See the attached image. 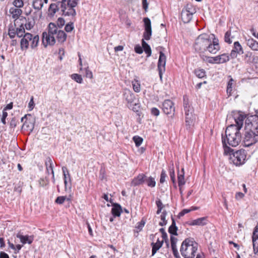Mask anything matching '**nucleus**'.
<instances>
[{
  "label": "nucleus",
  "instance_id": "obj_28",
  "mask_svg": "<svg viewBox=\"0 0 258 258\" xmlns=\"http://www.w3.org/2000/svg\"><path fill=\"white\" fill-rule=\"evenodd\" d=\"M228 78H229V80L227 86V93L229 96L232 94L233 88L235 86V82L231 76H229Z\"/></svg>",
  "mask_w": 258,
  "mask_h": 258
},
{
  "label": "nucleus",
  "instance_id": "obj_45",
  "mask_svg": "<svg viewBox=\"0 0 258 258\" xmlns=\"http://www.w3.org/2000/svg\"><path fill=\"white\" fill-rule=\"evenodd\" d=\"M145 223V222L144 221V218H143L141 221L139 222L137 224V225L136 226L135 229L134 230L135 232L138 233L139 232L141 231L143 227L144 226Z\"/></svg>",
  "mask_w": 258,
  "mask_h": 258
},
{
  "label": "nucleus",
  "instance_id": "obj_7",
  "mask_svg": "<svg viewBox=\"0 0 258 258\" xmlns=\"http://www.w3.org/2000/svg\"><path fill=\"white\" fill-rule=\"evenodd\" d=\"M196 9L191 4H187L181 13V18L184 23H189L192 19V15L196 13Z\"/></svg>",
  "mask_w": 258,
  "mask_h": 258
},
{
  "label": "nucleus",
  "instance_id": "obj_57",
  "mask_svg": "<svg viewBox=\"0 0 258 258\" xmlns=\"http://www.w3.org/2000/svg\"><path fill=\"white\" fill-rule=\"evenodd\" d=\"M85 74H86V77L87 78H89L90 79L93 78L92 72L88 69V68H87L85 69Z\"/></svg>",
  "mask_w": 258,
  "mask_h": 258
},
{
  "label": "nucleus",
  "instance_id": "obj_23",
  "mask_svg": "<svg viewBox=\"0 0 258 258\" xmlns=\"http://www.w3.org/2000/svg\"><path fill=\"white\" fill-rule=\"evenodd\" d=\"M171 246L175 258H180L176 246L177 239L173 236L170 237Z\"/></svg>",
  "mask_w": 258,
  "mask_h": 258
},
{
  "label": "nucleus",
  "instance_id": "obj_44",
  "mask_svg": "<svg viewBox=\"0 0 258 258\" xmlns=\"http://www.w3.org/2000/svg\"><path fill=\"white\" fill-rule=\"evenodd\" d=\"M146 183L148 186L153 187L156 185V182L154 178L150 177L148 178H146Z\"/></svg>",
  "mask_w": 258,
  "mask_h": 258
},
{
  "label": "nucleus",
  "instance_id": "obj_22",
  "mask_svg": "<svg viewBox=\"0 0 258 258\" xmlns=\"http://www.w3.org/2000/svg\"><path fill=\"white\" fill-rule=\"evenodd\" d=\"M252 243L254 253L258 255V228L256 226L253 232Z\"/></svg>",
  "mask_w": 258,
  "mask_h": 258
},
{
  "label": "nucleus",
  "instance_id": "obj_43",
  "mask_svg": "<svg viewBox=\"0 0 258 258\" xmlns=\"http://www.w3.org/2000/svg\"><path fill=\"white\" fill-rule=\"evenodd\" d=\"M71 78L76 82L81 84L83 82V79L81 75L78 74H73L71 75Z\"/></svg>",
  "mask_w": 258,
  "mask_h": 258
},
{
  "label": "nucleus",
  "instance_id": "obj_55",
  "mask_svg": "<svg viewBox=\"0 0 258 258\" xmlns=\"http://www.w3.org/2000/svg\"><path fill=\"white\" fill-rule=\"evenodd\" d=\"M166 177V173L164 170H162L161 176H160V182L162 183L165 181V178Z\"/></svg>",
  "mask_w": 258,
  "mask_h": 258
},
{
  "label": "nucleus",
  "instance_id": "obj_13",
  "mask_svg": "<svg viewBox=\"0 0 258 258\" xmlns=\"http://www.w3.org/2000/svg\"><path fill=\"white\" fill-rule=\"evenodd\" d=\"M66 1L59 2L58 4L60 5V8L62 12V15L67 16H74L76 15V12L74 8H71L66 4Z\"/></svg>",
  "mask_w": 258,
  "mask_h": 258
},
{
  "label": "nucleus",
  "instance_id": "obj_33",
  "mask_svg": "<svg viewBox=\"0 0 258 258\" xmlns=\"http://www.w3.org/2000/svg\"><path fill=\"white\" fill-rule=\"evenodd\" d=\"M152 35L151 22L150 20L146 17V40H149Z\"/></svg>",
  "mask_w": 258,
  "mask_h": 258
},
{
  "label": "nucleus",
  "instance_id": "obj_39",
  "mask_svg": "<svg viewBox=\"0 0 258 258\" xmlns=\"http://www.w3.org/2000/svg\"><path fill=\"white\" fill-rule=\"evenodd\" d=\"M166 215L167 212L165 210H163L160 215L161 221L159 223L160 226H163L167 224V221L166 220Z\"/></svg>",
  "mask_w": 258,
  "mask_h": 258
},
{
  "label": "nucleus",
  "instance_id": "obj_2",
  "mask_svg": "<svg viewBox=\"0 0 258 258\" xmlns=\"http://www.w3.org/2000/svg\"><path fill=\"white\" fill-rule=\"evenodd\" d=\"M48 31L42 33V43L45 47L48 45H53L56 40L60 43H63L67 39V34L61 30H58L56 25L50 23L48 26Z\"/></svg>",
  "mask_w": 258,
  "mask_h": 258
},
{
  "label": "nucleus",
  "instance_id": "obj_21",
  "mask_svg": "<svg viewBox=\"0 0 258 258\" xmlns=\"http://www.w3.org/2000/svg\"><path fill=\"white\" fill-rule=\"evenodd\" d=\"M9 12L12 15V18L15 19L14 26H16V24L18 23V19L21 15L22 11L18 8L13 7L10 9Z\"/></svg>",
  "mask_w": 258,
  "mask_h": 258
},
{
  "label": "nucleus",
  "instance_id": "obj_41",
  "mask_svg": "<svg viewBox=\"0 0 258 258\" xmlns=\"http://www.w3.org/2000/svg\"><path fill=\"white\" fill-rule=\"evenodd\" d=\"M132 83L134 90L136 92H139L141 90V85L139 82L136 79H134Z\"/></svg>",
  "mask_w": 258,
  "mask_h": 258
},
{
  "label": "nucleus",
  "instance_id": "obj_48",
  "mask_svg": "<svg viewBox=\"0 0 258 258\" xmlns=\"http://www.w3.org/2000/svg\"><path fill=\"white\" fill-rule=\"evenodd\" d=\"M13 4L16 8H22L24 6V3L22 0H14Z\"/></svg>",
  "mask_w": 258,
  "mask_h": 258
},
{
  "label": "nucleus",
  "instance_id": "obj_30",
  "mask_svg": "<svg viewBox=\"0 0 258 258\" xmlns=\"http://www.w3.org/2000/svg\"><path fill=\"white\" fill-rule=\"evenodd\" d=\"M207 224V218L202 217L192 221L189 223L190 225L204 226Z\"/></svg>",
  "mask_w": 258,
  "mask_h": 258
},
{
  "label": "nucleus",
  "instance_id": "obj_9",
  "mask_svg": "<svg viewBox=\"0 0 258 258\" xmlns=\"http://www.w3.org/2000/svg\"><path fill=\"white\" fill-rule=\"evenodd\" d=\"M244 130L258 134V114L251 116L245 120Z\"/></svg>",
  "mask_w": 258,
  "mask_h": 258
},
{
  "label": "nucleus",
  "instance_id": "obj_63",
  "mask_svg": "<svg viewBox=\"0 0 258 258\" xmlns=\"http://www.w3.org/2000/svg\"><path fill=\"white\" fill-rule=\"evenodd\" d=\"M151 49L150 46L146 43V54H147V56L149 57L151 55Z\"/></svg>",
  "mask_w": 258,
  "mask_h": 258
},
{
  "label": "nucleus",
  "instance_id": "obj_27",
  "mask_svg": "<svg viewBox=\"0 0 258 258\" xmlns=\"http://www.w3.org/2000/svg\"><path fill=\"white\" fill-rule=\"evenodd\" d=\"M142 47L139 44L136 45L135 47V51L138 54H141L143 52V49L145 51V31L143 34V38L142 40Z\"/></svg>",
  "mask_w": 258,
  "mask_h": 258
},
{
  "label": "nucleus",
  "instance_id": "obj_14",
  "mask_svg": "<svg viewBox=\"0 0 258 258\" xmlns=\"http://www.w3.org/2000/svg\"><path fill=\"white\" fill-rule=\"evenodd\" d=\"M123 98L127 103L128 107H132L135 99L134 94L130 90L124 89L123 92Z\"/></svg>",
  "mask_w": 258,
  "mask_h": 258
},
{
  "label": "nucleus",
  "instance_id": "obj_3",
  "mask_svg": "<svg viewBox=\"0 0 258 258\" xmlns=\"http://www.w3.org/2000/svg\"><path fill=\"white\" fill-rule=\"evenodd\" d=\"M198 244L192 239L186 238L182 243L180 252L184 258H194Z\"/></svg>",
  "mask_w": 258,
  "mask_h": 258
},
{
  "label": "nucleus",
  "instance_id": "obj_34",
  "mask_svg": "<svg viewBox=\"0 0 258 258\" xmlns=\"http://www.w3.org/2000/svg\"><path fill=\"white\" fill-rule=\"evenodd\" d=\"M172 224L169 227L168 232L172 235H177V227L176 226L175 221L174 219L171 217Z\"/></svg>",
  "mask_w": 258,
  "mask_h": 258
},
{
  "label": "nucleus",
  "instance_id": "obj_32",
  "mask_svg": "<svg viewBox=\"0 0 258 258\" xmlns=\"http://www.w3.org/2000/svg\"><path fill=\"white\" fill-rule=\"evenodd\" d=\"M217 64L225 63L229 60V56L227 53H223L216 56Z\"/></svg>",
  "mask_w": 258,
  "mask_h": 258
},
{
  "label": "nucleus",
  "instance_id": "obj_26",
  "mask_svg": "<svg viewBox=\"0 0 258 258\" xmlns=\"http://www.w3.org/2000/svg\"><path fill=\"white\" fill-rule=\"evenodd\" d=\"M122 209L121 206L118 204H114L112 205L111 213L114 217H119Z\"/></svg>",
  "mask_w": 258,
  "mask_h": 258
},
{
  "label": "nucleus",
  "instance_id": "obj_18",
  "mask_svg": "<svg viewBox=\"0 0 258 258\" xmlns=\"http://www.w3.org/2000/svg\"><path fill=\"white\" fill-rule=\"evenodd\" d=\"M244 60L247 63L258 65V56L252 54V52H246L244 55Z\"/></svg>",
  "mask_w": 258,
  "mask_h": 258
},
{
  "label": "nucleus",
  "instance_id": "obj_5",
  "mask_svg": "<svg viewBox=\"0 0 258 258\" xmlns=\"http://www.w3.org/2000/svg\"><path fill=\"white\" fill-rule=\"evenodd\" d=\"M211 38L207 34L199 35L196 39L194 48L197 51L205 52L207 51V46H209Z\"/></svg>",
  "mask_w": 258,
  "mask_h": 258
},
{
  "label": "nucleus",
  "instance_id": "obj_29",
  "mask_svg": "<svg viewBox=\"0 0 258 258\" xmlns=\"http://www.w3.org/2000/svg\"><path fill=\"white\" fill-rule=\"evenodd\" d=\"M163 243V240H160L159 238H157L156 242H153L151 244L152 246V255H154L158 250L161 247Z\"/></svg>",
  "mask_w": 258,
  "mask_h": 258
},
{
  "label": "nucleus",
  "instance_id": "obj_62",
  "mask_svg": "<svg viewBox=\"0 0 258 258\" xmlns=\"http://www.w3.org/2000/svg\"><path fill=\"white\" fill-rule=\"evenodd\" d=\"M28 107L29 108V110H32L34 107V102L33 101V96H32V97L29 101V103L28 104Z\"/></svg>",
  "mask_w": 258,
  "mask_h": 258
},
{
  "label": "nucleus",
  "instance_id": "obj_58",
  "mask_svg": "<svg viewBox=\"0 0 258 258\" xmlns=\"http://www.w3.org/2000/svg\"><path fill=\"white\" fill-rule=\"evenodd\" d=\"M192 210L191 209H183L178 214V217L180 218L184 216L185 214H187L190 212Z\"/></svg>",
  "mask_w": 258,
  "mask_h": 258
},
{
  "label": "nucleus",
  "instance_id": "obj_59",
  "mask_svg": "<svg viewBox=\"0 0 258 258\" xmlns=\"http://www.w3.org/2000/svg\"><path fill=\"white\" fill-rule=\"evenodd\" d=\"M34 26V22H28L25 24V27L27 30H30Z\"/></svg>",
  "mask_w": 258,
  "mask_h": 258
},
{
  "label": "nucleus",
  "instance_id": "obj_46",
  "mask_svg": "<svg viewBox=\"0 0 258 258\" xmlns=\"http://www.w3.org/2000/svg\"><path fill=\"white\" fill-rule=\"evenodd\" d=\"M203 60L207 61L208 62H209L210 63H217L216 56H215V57L205 56V58H203Z\"/></svg>",
  "mask_w": 258,
  "mask_h": 258
},
{
  "label": "nucleus",
  "instance_id": "obj_47",
  "mask_svg": "<svg viewBox=\"0 0 258 258\" xmlns=\"http://www.w3.org/2000/svg\"><path fill=\"white\" fill-rule=\"evenodd\" d=\"M49 183L48 179L45 178H41L39 180V184L40 186L44 187Z\"/></svg>",
  "mask_w": 258,
  "mask_h": 258
},
{
  "label": "nucleus",
  "instance_id": "obj_37",
  "mask_svg": "<svg viewBox=\"0 0 258 258\" xmlns=\"http://www.w3.org/2000/svg\"><path fill=\"white\" fill-rule=\"evenodd\" d=\"M32 5L34 9L40 10L43 6V0H33Z\"/></svg>",
  "mask_w": 258,
  "mask_h": 258
},
{
  "label": "nucleus",
  "instance_id": "obj_52",
  "mask_svg": "<svg viewBox=\"0 0 258 258\" xmlns=\"http://www.w3.org/2000/svg\"><path fill=\"white\" fill-rule=\"evenodd\" d=\"M78 4V2H77L75 0H69L67 3V5H66L68 6H69L71 8H74L76 7V6Z\"/></svg>",
  "mask_w": 258,
  "mask_h": 258
},
{
  "label": "nucleus",
  "instance_id": "obj_53",
  "mask_svg": "<svg viewBox=\"0 0 258 258\" xmlns=\"http://www.w3.org/2000/svg\"><path fill=\"white\" fill-rule=\"evenodd\" d=\"M57 25H57V26L58 27V28H62L63 25H64V23H65V21L62 18H59L58 19H57Z\"/></svg>",
  "mask_w": 258,
  "mask_h": 258
},
{
  "label": "nucleus",
  "instance_id": "obj_40",
  "mask_svg": "<svg viewBox=\"0 0 258 258\" xmlns=\"http://www.w3.org/2000/svg\"><path fill=\"white\" fill-rule=\"evenodd\" d=\"M195 74L199 78H203L206 75V72L204 69H198L195 70Z\"/></svg>",
  "mask_w": 258,
  "mask_h": 258
},
{
  "label": "nucleus",
  "instance_id": "obj_35",
  "mask_svg": "<svg viewBox=\"0 0 258 258\" xmlns=\"http://www.w3.org/2000/svg\"><path fill=\"white\" fill-rule=\"evenodd\" d=\"M177 177H178V186L179 187H181V186L184 185L185 183V181L184 180V171L183 168H182L181 169V172L178 173Z\"/></svg>",
  "mask_w": 258,
  "mask_h": 258
},
{
  "label": "nucleus",
  "instance_id": "obj_49",
  "mask_svg": "<svg viewBox=\"0 0 258 258\" xmlns=\"http://www.w3.org/2000/svg\"><path fill=\"white\" fill-rule=\"evenodd\" d=\"M133 140L135 142L136 145L137 147H139V146H140L143 141V138H142L139 136L134 137Z\"/></svg>",
  "mask_w": 258,
  "mask_h": 258
},
{
  "label": "nucleus",
  "instance_id": "obj_42",
  "mask_svg": "<svg viewBox=\"0 0 258 258\" xmlns=\"http://www.w3.org/2000/svg\"><path fill=\"white\" fill-rule=\"evenodd\" d=\"M66 200L70 202L71 198H67L65 196H59L56 199L55 202L58 204H62Z\"/></svg>",
  "mask_w": 258,
  "mask_h": 258
},
{
  "label": "nucleus",
  "instance_id": "obj_15",
  "mask_svg": "<svg viewBox=\"0 0 258 258\" xmlns=\"http://www.w3.org/2000/svg\"><path fill=\"white\" fill-rule=\"evenodd\" d=\"M238 35V32L237 31L232 30L230 29L225 34V42L229 44L231 43Z\"/></svg>",
  "mask_w": 258,
  "mask_h": 258
},
{
  "label": "nucleus",
  "instance_id": "obj_11",
  "mask_svg": "<svg viewBox=\"0 0 258 258\" xmlns=\"http://www.w3.org/2000/svg\"><path fill=\"white\" fill-rule=\"evenodd\" d=\"M25 33V28L24 27V23H21L19 27H13V25L9 26L8 30V35L11 38H14L16 35L18 37H21Z\"/></svg>",
  "mask_w": 258,
  "mask_h": 258
},
{
  "label": "nucleus",
  "instance_id": "obj_6",
  "mask_svg": "<svg viewBox=\"0 0 258 258\" xmlns=\"http://www.w3.org/2000/svg\"><path fill=\"white\" fill-rule=\"evenodd\" d=\"M233 151L225 152V153H229V161L231 163L238 166L243 164L246 157V155L244 150H240L235 152L231 153Z\"/></svg>",
  "mask_w": 258,
  "mask_h": 258
},
{
  "label": "nucleus",
  "instance_id": "obj_12",
  "mask_svg": "<svg viewBox=\"0 0 258 258\" xmlns=\"http://www.w3.org/2000/svg\"><path fill=\"white\" fill-rule=\"evenodd\" d=\"M166 56L163 52L162 51L160 52V56L158 63V69L159 71V74L160 78L162 80V75L163 73L165 71V64H166Z\"/></svg>",
  "mask_w": 258,
  "mask_h": 258
},
{
  "label": "nucleus",
  "instance_id": "obj_10",
  "mask_svg": "<svg viewBox=\"0 0 258 258\" xmlns=\"http://www.w3.org/2000/svg\"><path fill=\"white\" fill-rule=\"evenodd\" d=\"M243 142L246 147H249L255 144L258 142V134L245 130Z\"/></svg>",
  "mask_w": 258,
  "mask_h": 258
},
{
  "label": "nucleus",
  "instance_id": "obj_38",
  "mask_svg": "<svg viewBox=\"0 0 258 258\" xmlns=\"http://www.w3.org/2000/svg\"><path fill=\"white\" fill-rule=\"evenodd\" d=\"M58 10V5L56 4H51L48 8V14L49 15L53 16Z\"/></svg>",
  "mask_w": 258,
  "mask_h": 258
},
{
  "label": "nucleus",
  "instance_id": "obj_1",
  "mask_svg": "<svg viewBox=\"0 0 258 258\" xmlns=\"http://www.w3.org/2000/svg\"><path fill=\"white\" fill-rule=\"evenodd\" d=\"M245 118L246 116L244 114L240 113L235 114L234 119L236 124H231L226 128L225 137L223 135L222 137L224 152L233 151V150L227 146V145L236 147L240 142L241 136L239 131L243 126V121Z\"/></svg>",
  "mask_w": 258,
  "mask_h": 258
},
{
  "label": "nucleus",
  "instance_id": "obj_16",
  "mask_svg": "<svg viewBox=\"0 0 258 258\" xmlns=\"http://www.w3.org/2000/svg\"><path fill=\"white\" fill-rule=\"evenodd\" d=\"M220 50V46L217 39L213 38V41L211 39L209 46H207V51L212 54H215Z\"/></svg>",
  "mask_w": 258,
  "mask_h": 258
},
{
  "label": "nucleus",
  "instance_id": "obj_56",
  "mask_svg": "<svg viewBox=\"0 0 258 258\" xmlns=\"http://www.w3.org/2000/svg\"><path fill=\"white\" fill-rule=\"evenodd\" d=\"M170 178H171L172 181L173 182V183H175V176L174 170L173 168L170 169Z\"/></svg>",
  "mask_w": 258,
  "mask_h": 258
},
{
  "label": "nucleus",
  "instance_id": "obj_4",
  "mask_svg": "<svg viewBox=\"0 0 258 258\" xmlns=\"http://www.w3.org/2000/svg\"><path fill=\"white\" fill-rule=\"evenodd\" d=\"M21 40V48L22 50H26L30 45L31 48L34 49L38 45L39 40L38 35L33 36L29 33H24Z\"/></svg>",
  "mask_w": 258,
  "mask_h": 258
},
{
  "label": "nucleus",
  "instance_id": "obj_60",
  "mask_svg": "<svg viewBox=\"0 0 258 258\" xmlns=\"http://www.w3.org/2000/svg\"><path fill=\"white\" fill-rule=\"evenodd\" d=\"M8 116V113L5 110L3 111V115L1 119L2 122L4 124H6V118Z\"/></svg>",
  "mask_w": 258,
  "mask_h": 258
},
{
  "label": "nucleus",
  "instance_id": "obj_51",
  "mask_svg": "<svg viewBox=\"0 0 258 258\" xmlns=\"http://www.w3.org/2000/svg\"><path fill=\"white\" fill-rule=\"evenodd\" d=\"M62 170L63 172V175L64 176V179H67V175L68 176V178H69V180H71L70 178V175L69 174V171L68 170L67 168L66 167H63L62 168Z\"/></svg>",
  "mask_w": 258,
  "mask_h": 258
},
{
  "label": "nucleus",
  "instance_id": "obj_64",
  "mask_svg": "<svg viewBox=\"0 0 258 258\" xmlns=\"http://www.w3.org/2000/svg\"><path fill=\"white\" fill-rule=\"evenodd\" d=\"M156 203L158 208L159 209H163L164 207V206L163 205L162 202L160 200L156 201Z\"/></svg>",
  "mask_w": 258,
  "mask_h": 258
},
{
  "label": "nucleus",
  "instance_id": "obj_17",
  "mask_svg": "<svg viewBox=\"0 0 258 258\" xmlns=\"http://www.w3.org/2000/svg\"><path fill=\"white\" fill-rule=\"evenodd\" d=\"M162 110L166 114H171L174 111L173 103L170 100H166L162 104Z\"/></svg>",
  "mask_w": 258,
  "mask_h": 258
},
{
  "label": "nucleus",
  "instance_id": "obj_31",
  "mask_svg": "<svg viewBox=\"0 0 258 258\" xmlns=\"http://www.w3.org/2000/svg\"><path fill=\"white\" fill-rule=\"evenodd\" d=\"M246 42L247 45L252 50L258 51V42L252 38L246 40Z\"/></svg>",
  "mask_w": 258,
  "mask_h": 258
},
{
  "label": "nucleus",
  "instance_id": "obj_50",
  "mask_svg": "<svg viewBox=\"0 0 258 258\" xmlns=\"http://www.w3.org/2000/svg\"><path fill=\"white\" fill-rule=\"evenodd\" d=\"M73 23H70L67 24L64 28L65 31L67 32H70L74 29Z\"/></svg>",
  "mask_w": 258,
  "mask_h": 258
},
{
  "label": "nucleus",
  "instance_id": "obj_19",
  "mask_svg": "<svg viewBox=\"0 0 258 258\" xmlns=\"http://www.w3.org/2000/svg\"><path fill=\"white\" fill-rule=\"evenodd\" d=\"M243 50L242 46L238 41H235L234 43V47L231 50L230 56L232 58H236L237 57V53L243 54Z\"/></svg>",
  "mask_w": 258,
  "mask_h": 258
},
{
  "label": "nucleus",
  "instance_id": "obj_20",
  "mask_svg": "<svg viewBox=\"0 0 258 258\" xmlns=\"http://www.w3.org/2000/svg\"><path fill=\"white\" fill-rule=\"evenodd\" d=\"M16 237L20 239V242L22 243L23 245L26 243L31 244L34 240L33 235H24L20 233L17 234Z\"/></svg>",
  "mask_w": 258,
  "mask_h": 258
},
{
  "label": "nucleus",
  "instance_id": "obj_24",
  "mask_svg": "<svg viewBox=\"0 0 258 258\" xmlns=\"http://www.w3.org/2000/svg\"><path fill=\"white\" fill-rule=\"evenodd\" d=\"M46 170L48 174L50 173L52 174V179L53 183L55 182V178H54V171L53 169V162L52 160L50 158H48L47 159V161H46Z\"/></svg>",
  "mask_w": 258,
  "mask_h": 258
},
{
  "label": "nucleus",
  "instance_id": "obj_54",
  "mask_svg": "<svg viewBox=\"0 0 258 258\" xmlns=\"http://www.w3.org/2000/svg\"><path fill=\"white\" fill-rule=\"evenodd\" d=\"M151 113L152 115L157 116L159 115L160 111L157 108L153 107L151 109Z\"/></svg>",
  "mask_w": 258,
  "mask_h": 258
},
{
  "label": "nucleus",
  "instance_id": "obj_61",
  "mask_svg": "<svg viewBox=\"0 0 258 258\" xmlns=\"http://www.w3.org/2000/svg\"><path fill=\"white\" fill-rule=\"evenodd\" d=\"M244 197V194L241 192H236L235 194V199L237 200H240Z\"/></svg>",
  "mask_w": 258,
  "mask_h": 258
},
{
  "label": "nucleus",
  "instance_id": "obj_8",
  "mask_svg": "<svg viewBox=\"0 0 258 258\" xmlns=\"http://www.w3.org/2000/svg\"><path fill=\"white\" fill-rule=\"evenodd\" d=\"M183 106L185 114L186 125L190 127L194 124L196 120V116L192 114L194 110L192 107H190L186 102L185 99H184Z\"/></svg>",
  "mask_w": 258,
  "mask_h": 258
},
{
  "label": "nucleus",
  "instance_id": "obj_36",
  "mask_svg": "<svg viewBox=\"0 0 258 258\" xmlns=\"http://www.w3.org/2000/svg\"><path fill=\"white\" fill-rule=\"evenodd\" d=\"M144 175H139L137 178L133 179L132 182V184L134 186H137L142 184L144 182Z\"/></svg>",
  "mask_w": 258,
  "mask_h": 258
},
{
  "label": "nucleus",
  "instance_id": "obj_25",
  "mask_svg": "<svg viewBox=\"0 0 258 258\" xmlns=\"http://www.w3.org/2000/svg\"><path fill=\"white\" fill-rule=\"evenodd\" d=\"M35 119L31 116L27 119V120H25L23 125V127H25L27 130H29L32 131L34 127Z\"/></svg>",
  "mask_w": 258,
  "mask_h": 258
}]
</instances>
